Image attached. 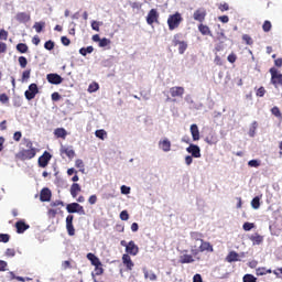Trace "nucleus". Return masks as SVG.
<instances>
[{"label": "nucleus", "instance_id": "45", "mask_svg": "<svg viewBox=\"0 0 282 282\" xmlns=\"http://www.w3.org/2000/svg\"><path fill=\"white\" fill-rule=\"evenodd\" d=\"M75 166H76V169H80L82 173L85 172V163L83 162V160L77 159L75 161Z\"/></svg>", "mask_w": 282, "mask_h": 282}, {"label": "nucleus", "instance_id": "33", "mask_svg": "<svg viewBox=\"0 0 282 282\" xmlns=\"http://www.w3.org/2000/svg\"><path fill=\"white\" fill-rule=\"evenodd\" d=\"M251 206H252V208H254V210H259V208L261 207V198H259V196H256L251 200Z\"/></svg>", "mask_w": 282, "mask_h": 282}, {"label": "nucleus", "instance_id": "8", "mask_svg": "<svg viewBox=\"0 0 282 282\" xmlns=\"http://www.w3.org/2000/svg\"><path fill=\"white\" fill-rule=\"evenodd\" d=\"M66 230L69 237L76 235V229L74 228V215H68L66 217Z\"/></svg>", "mask_w": 282, "mask_h": 282}, {"label": "nucleus", "instance_id": "53", "mask_svg": "<svg viewBox=\"0 0 282 282\" xmlns=\"http://www.w3.org/2000/svg\"><path fill=\"white\" fill-rule=\"evenodd\" d=\"M120 219H121V221H129V212L122 210L120 213Z\"/></svg>", "mask_w": 282, "mask_h": 282}, {"label": "nucleus", "instance_id": "63", "mask_svg": "<svg viewBox=\"0 0 282 282\" xmlns=\"http://www.w3.org/2000/svg\"><path fill=\"white\" fill-rule=\"evenodd\" d=\"M61 42H62L65 46H67V45H69V44L72 43V41L68 40L67 36H62V37H61Z\"/></svg>", "mask_w": 282, "mask_h": 282}, {"label": "nucleus", "instance_id": "46", "mask_svg": "<svg viewBox=\"0 0 282 282\" xmlns=\"http://www.w3.org/2000/svg\"><path fill=\"white\" fill-rule=\"evenodd\" d=\"M98 89H100V86L98 85V83H93L88 87V91L90 94H94V91H98Z\"/></svg>", "mask_w": 282, "mask_h": 282}, {"label": "nucleus", "instance_id": "52", "mask_svg": "<svg viewBox=\"0 0 282 282\" xmlns=\"http://www.w3.org/2000/svg\"><path fill=\"white\" fill-rule=\"evenodd\" d=\"M0 102H2V105H8V102H10V97H8L7 94H1L0 95Z\"/></svg>", "mask_w": 282, "mask_h": 282}, {"label": "nucleus", "instance_id": "25", "mask_svg": "<svg viewBox=\"0 0 282 282\" xmlns=\"http://www.w3.org/2000/svg\"><path fill=\"white\" fill-rule=\"evenodd\" d=\"M54 135L57 138H62V140H65L67 138V130H65V128H56L54 130Z\"/></svg>", "mask_w": 282, "mask_h": 282}, {"label": "nucleus", "instance_id": "35", "mask_svg": "<svg viewBox=\"0 0 282 282\" xmlns=\"http://www.w3.org/2000/svg\"><path fill=\"white\" fill-rule=\"evenodd\" d=\"M33 28L37 34H41V32H43V28H45V22H35Z\"/></svg>", "mask_w": 282, "mask_h": 282}, {"label": "nucleus", "instance_id": "57", "mask_svg": "<svg viewBox=\"0 0 282 282\" xmlns=\"http://www.w3.org/2000/svg\"><path fill=\"white\" fill-rule=\"evenodd\" d=\"M243 230H246L247 232L252 230V228H254V224L253 223H245L242 226Z\"/></svg>", "mask_w": 282, "mask_h": 282}, {"label": "nucleus", "instance_id": "3", "mask_svg": "<svg viewBox=\"0 0 282 282\" xmlns=\"http://www.w3.org/2000/svg\"><path fill=\"white\" fill-rule=\"evenodd\" d=\"M182 21H184V18H182V13L180 12L169 15L167 18L169 30L171 32H173V30H177V28L182 25Z\"/></svg>", "mask_w": 282, "mask_h": 282}, {"label": "nucleus", "instance_id": "23", "mask_svg": "<svg viewBox=\"0 0 282 282\" xmlns=\"http://www.w3.org/2000/svg\"><path fill=\"white\" fill-rule=\"evenodd\" d=\"M198 32H200V34H203V36H213V33L210 32V28H208V25L206 24H199L198 25Z\"/></svg>", "mask_w": 282, "mask_h": 282}, {"label": "nucleus", "instance_id": "41", "mask_svg": "<svg viewBox=\"0 0 282 282\" xmlns=\"http://www.w3.org/2000/svg\"><path fill=\"white\" fill-rule=\"evenodd\" d=\"M95 135L96 138H99V140H105V138L107 137V131L105 130H97L95 131Z\"/></svg>", "mask_w": 282, "mask_h": 282}, {"label": "nucleus", "instance_id": "31", "mask_svg": "<svg viewBox=\"0 0 282 282\" xmlns=\"http://www.w3.org/2000/svg\"><path fill=\"white\" fill-rule=\"evenodd\" d=\"M193 257H195V256L194 254H183V256H181L180 263H193L195 261V259H193Z\"/></svg>", "mask_w": 282, "mask_h": 282}, {"label": "nucleus", "instance_id": "15", "mask_svg": "<svg viewBox=\"0 0 282 282\" xmlns=\"http://www.w3.org/2000/svg\"><path fill=\"white\" fill-rule=\"evenodd\" d=\"M15 228H17L18 235H23L25 230L30 229V225L25 224V221L23 220H19L15 223Z\"/></svg>", "mask_w": 282, "mask_h": 282}, {"label": "nucleus", "instance_id": "34", "mask_svg": "<svg viewBox=\"0 0 282 282\" xmlns=\"http://www.w3.org/2000/svg\"><path fill=\"white\" fill-rule=\"evenodd\" d=\"M93 52H94V46L82 47L79 50V54H82V56H87L88 54H91Z\"/></svg>", "mask_w": 282, "mask_h": 282}, {"label": "nucleus", "instance_id": "47", "mask_svg": "<svg viewBox=\"0 0 282 282\" xmlns=\"http://www.w3.org/2000/svg\"><path fill=\"white\" fill-rule=\"evenodd\" d=\"M95 274L96 276H101V274H105V269L102 268V264L95 267Z\"/></svg>", "mask_w": 282, "mask_h": 282}, {"label": "nucleus", "instance_id": "42", "mask_svg": "<svg viewBox=\"0 0 282 282\" xmlns=\"http://www.w3.org/2000/svg\"><path fill=\"white\" fill-rule=\"evenodd\" d=\"M262 30L263 32H270V30H272V22L269 20L264 21L262 24Z\"/></svg>", "mask_w": 282, "mask_h": 282}, {"label": "nucleus", "instance_id": "51", "mask_svg": "<svg viewBox=\"0 0 282 282\" xmlns=\"http://www.w3.org/2000/svg\"><path fill=\"white\" fill-rule=\"evenodd\" d=\"M248 166H251L252 169H259V166H261V162L257 160H251L248 162Z\"/></svg>", "mask_w": 282, "mask_h": 282}, {"label": "nucleus", "instance_id": "64", "mask_svg": "<svg viewBox=\"0 0 282 282\" xmlns=\"http://www.w3.org/2000/svg\"><path fill=\"white\" fill-rule=\"evenodd\" d=\"M193 282H204V281L202 280V275L199 273H196L193 278Z\"/></svg>", "mask_w": 282, "mask_h": 282}, {"label": "nucleus", "instance_id": "58", "mask_svg": "<svg viewBox=\"0 0 282 282\" xmlns=\"http://www.w3.org/2000/svg\"><path fill=\"white\" fill-rule=\"evenodd\" d=\"M72 268V262L69 260H65L62 262V270H69Z\"/></svg>", "mask_w": 282, "mask_h": 282}, {"label": "nucleus", "instance_id": "55", "mask_svg": "<svg viewBox=\"0 0 282 282\" xmlns=\"http://www.w3.org/2000/svg\"><path fill=\"white\" fill-rule=\"evenodd\" d=\"M0 41H8V31L6 29L0 30Z\"/></svg>", "mask_w": 282, "mask_h": 282}, {"label": "nucleus", "instance_id": "10", "mask_svg": "<svg viewBox=\"0 0 282 282\" xmlns=\"http://www.w3.org/2000/svg\"><path fill=\"white\" fill-rule=\"evenodd\" d=\"M159 19H160V13H158V10L151 9L147 17V23L148 25H153V23H158Z\"/></svg>", "mask_w": 282, "mask_h": 282}, {"label": "nucleus", "instance_id": "21", "mask_svg": "<svg viewBox=\"0 0 282 282\" xmlns=\"http://www.w3.org/2000/svg\"><path fill=\"white\" fill-rule=\"evenodd\" d=\"M86 258L88 259V261H90L91 265L94 267L102 265V262L100 261V259L96 257V254L94 253H87Z\"/></svg>", "mask_w": 282, "mask_h": 282}, {"label": "nucleus", "instance_id": "28", "mask_svg": "<svg viewBox=\"0 0 282 282\" xmlns=\"http://www.w3.org/2000/svg\"><path fill=\"white\" fill-rule=\"evenodd\" d=\"M82 188L78 183H73L70 186V195L72 197H78V194L80 193Z\"/></svg>", "mask_w": 282, "mask_h": 282}, {"label": "nucleus", "instance_id": "50", "mask_svg": "<svg viewBox=\"0 0 282 282\" xmlns=\"http://www.w3.org/2000/svg\"><path fill=\"white\" fill-rule=\"evenodd\" d=\"M8 241H10V235L0 234V243H8Z\"/></svg>", "mask_w": 282, "mask_h": 282}, {"label": "nucleus", "instance_id": "30", "mask_svg": "<svg viewBox=\"0 0 282 282\" xmlns=\"http://www.w3.org/2000/svg\"><path fill=\"white\" fill-rule=\"evenodd\" d=\"M61 153H64V154L67 155L70 160L76 156V152H75L73 149L65 148V147H63V148L61 149Z\"/></svg>", "mask_w": 282, "mask_h": 282}, {"label": "nucleus", "instance_id": "54", "mask_svg": "<svg viewBox=\"0 0 282 282\" xmlns=\"http://www.w3.org/2000/svg\"><path fill=\"white\" fill-rule=\"evenodd\" d=\"M58 206H61V208H63V206H65V203H63V200H55V202L51 203L52 208H58Z\"/></svg>", "mask_w": 282, "mask_h": 282}, {"label": "nucleus", "instance_id": "24", "mask_svg": "<svg viewBox=\"0 0 282 282\" xmlns=\"http://www.w3.org/2000/svg\"><path fill=\"white\" fill-rule=\"evenodd\" d=\"M250 241H252L253 246H261V243H263V236L259 235V234H254L252 236H250Z\"/></svg>", "mask_w": 282, "mask_h": 282}, {"label": "nucleus", "instance_id": "14", "mask_svg": "<svg viewBox=\"0 0 282 282\" xmlns=\"http://www.w3.org/2000/svg\"><path fill=\"white\" fill-rule=\"evenodd\" d=\"M46 80H48L51 85H61V83H63V77L58 74L51 73L46 76Z\"/></svg>", "mask_w": 282, "mask_h": 282}, {"label": "nucleus", "instance_id": "1", "mask_svg": "<svg viewBox=\"0 0 282 282\" xmlns=\"http://www.w3.org/2000/svg\"><path fill=\"white\" fill-rule=\"evenodd\" d=\"M24 144L26 149L20 150L15 158L17 160H21V162H25V160H33V158H36V148H34V143H32V140L24 139Z\"/></svg>", "mask_w": 282, "mask_h": 282}, {"label": "nucleus", "instance_id": "22", "mask_svg": "<svg viewBox=\"0 0 282 282\" xmlns=\"http://www.w3.org/2000/svg\"><path fill=\"white\" fill-rule=\"evenodd\" d=\"M159 147L164 151V153H169V151H171V141L169 139H164L159 142Z\"/></svg>", "mask_w": 282, "mask_h": 282}, {"label": "nucleus", "instance_id": "20", "mask_svg": "<svg viewBox=\"0 0 282 282\" xmlns=\"http://www.w3.org/2000/svg\"><path fill=\"white\" fill-rule=\"evenodd\" d=\"M189 237L192 239V241H194V243H197V241H204V234L199 232V231H192L189 234Z\"/></svg>", "mask_w": 282, "mask_h": 282}, {"label": "nucleus", "instance_id": "37", "mask_svg": "<svg viewBox=\"0 0 282 282\" xmlns=\"http://www.w3.org/2000/svg\"><path fill=\"white\" fill-rule=\"evenodd\" d=\"M18 63L22 69H25L28 67V58L25 56H20L18 58Z\"/></svg>", "mask_w": 282, "mask_h": 282}, {"label": "nucleus", "instance_id": "4", "mask_svg": "<svg viewBox=\"0 0 282 282\" xmlns=\"http://www.w3.org/2000/svg\"><path fill=\"white\" fill-rule=\"evenodd\" d=\"M271 74V85L275 87V89H279V85H282V74L275 68H270Z\"/></svg>", "mask_w": 282, "mask_h": 282}, {"label": "nucleus", "instance_id": "6", "mask_svg": "<svg viewBox=\"0 0 282 282\" xmlns=\"http://www.w3.org/2000/svg\"><path fill=\"white\" fill-rule=\"evenodd\" d=\"M36 94H39V86L36 84H31L29 89L25 90L24 96L26 100H34V98H36Z\"/></svg>", "mask_w": 282, "mask_h": 282}, {"label": "nucleus", "instance_id": "49", "mask_svg": "<svg viewBox=\"0 0 282 282\" xmlns=\"http://www.w3.org/2000/svg\"><path fill=\"white\" fill-rule=\"evenodd\" d=\"M54 41H52V40H48V41H46L45 43H44V47H45V50H48L50 52H52V50H54Z\"/></svg>", "mask_w": 282, "mask_h": 282}, {"label": "nucleus", "instance_id": "13", "mask_svg": "<svg viewBox=\"0 0 282 282\" xmlns=\"http://www.w3.org/2000/svg\"><path fill=\"white\" fill-rule=\"evenodd\" d=\"M187 153H191L192 158H202V150L199 145L191 143L189 147L186 148Z\"/></svg>", "mask_w": 282, "mask_h": 282}, {"label": "nucleus", "instance_id": "56", "mask_svg": "<svg viewBox=\"0 0 282 282\" xmlns=\"http://www.w3.org/2000/svg\"><path fill=\"white\" fill-rule=\"evenodd\" d=\"M256 96H258L259 98H263L265 96V88L263 86H261L257 93Z\"/></svg>", "mask_w": 282, "mask_h": 282}, {"label": "nucleus", "instance_id": "12", "mask_svg": "<svg viewBox=\"0 0 282 282\" xmlns=\"http://www.w3.org/2000/svg\"><path fill=\"white\" fill-rule=\"evenodd\" d=\"M126 254H131L132 257H135L138 252H140V248L133 240L128 242V246H126Z\"/></svg>", "mask_w": 282, "mask_h": 282}, {"label": "nucleus", "instance_id": "5", "mask_svg": "<svg viewBox=\"0 0 282 282\" xmlns=\"http://www.w3.org/2000/svg\"><path fill=\"white\" fill-rule=\"evenodd\" d=\"M67 213L74 214L78 213L79 215H85V207L78 203H70L66 206Z\"/></svg>", "mask_w": 282, "mask_h": 282}, {"label": "nucleus", "instance_id": "26", "mask_svg": "<svg viewBox=\"0 0 282 282\" xmlns=\"http://www.w3.org/2000/svg\"><path fill=\"white\" fill-rule=\"evenodd\" d=\"M61 214H63V209H61V207L51 208L47 212V216L50 217V219H54L57 215Z\"/></svg>", "mask_w": 282, "mask_h": 282}, {"label": "nucleus", "instance_id": "19", "mask_svg": "<svg viewBox=\"0 0 282 282\" xmlns=\"http://www.w3.org/2000/svg\"><path fill=\"white\" fill-rule=\"evenodd\" d=\"M189 131L192 133L194 142H197V140H199V127H197L196 123H193L189 128Z\"/></svg>", "mask_w": 282, "mask_h": 282}, {"label": "nucleus", "instance_id": "17", "mask_svg": "<svg viewBox=\"0 0 282 282\" xmlns=\"http://www.w3.org/2000/svg\"><path fill=\"white\" fill-rule=\"evenodd\" d=\"M122 263L126 265L127 270H133V260H131V256H129V253H124L122 256Z\"/></svg>", "mask_w": 282, "mask_h": 282}, {"label": "nucleus", "instance_id": "59", "mask_svg": "<svg viewBox=\"0 0 282 282\" xmlns=\"http://www.w3.org/2000/svg\"><path fill=\"white\" fill-rule=\"evenodd\" d=\"M21 138H23V134L21 133V131L14 132V134H13V140H14L15 142H21Z\"/></svg>", "mask_w": 282, "mask_h": 282}, {"label": "nucleus", "instance_id": "62", "mask_svg": "<svg viewBox=\"0 0 282 282\" xmlns=\"http://www.w3.org/2000/svg\"><path fill=\"white\" fill-rule=\"evenodd\" d=\"M227 61L229 63H236L237 62V55L235 53H231L228 55Z\"/></svg>", "mask_w": 282, "mask_h": 282}, {"label": "nucleus", "instance_id": "39", "mask_svg": "<svg viewBox=\"0 0 282 282\" xmlns=\"http://www.w3.org/2000/svg\"><path fill=\"white\" fill-rule=\"evenodd\" d=\"M188 50V44L185 41H182L178 45V53L184 54Z\"/></svg>", "mask_w": 282, "mask_h": 282}, {"label": "nucleus", "instance_id": "38", "mask_svg": "<svg viewBox=\"0 0 282 282\" xmlns=\"http://www.w3.org/2000/svg\"><path fill=\"white\" fill-rule=\"evenodd\" d=\"M243 282H257V278L250 273H247L242 278Z\"/></svg>", "mask_w": 282, "mask_h": 282}, {"label": "nucleus", "instance_id": "11", "mask_svg": "<svg viewBox=\"0 0 282 282\" xmlns=\"http://www.w3.org/2000/svg\"><path fill=\"white\" fill-rule=\"evenodd\" d=\"M185 89L182 86H174L170 88V95L173 98H184Z\"/></svg>", "mask_w": 282, "mask_h": 282}, {"label": "nucleus", "instance_id": "61", "mask_svg": "<svg viewBox=\"0 0 282 282\" xmlns=\"http://www.w3.org/2000/svg\"><path fill=\"white\" fill-rule=\"evenodd\" d=\"M15 254H17V251L14 249H12V248H8L6 250V256L7 257H14Z\"/></svg>", "mask_w": 282, "mask_h": 282}, {"label": "nucleus", "instance_id": "48", "mask_svg": "<svg viewBox=\"0 0 282 282\" xmlns=\"http://www.w3.org/2000/svg\"><path fill=\"white\" fill-rule=\"evenodd\" d=\"M242 41H245V43L247 45H252L254 43V41L252 40V37L248 34L242 35Z\"/></svg>", "mask_w": 282, "mask_h": 282}, {"label": "nucleus", "instance_id": "32", "mask_svg": "<svg viewBox=\"0 0 282 282\" xmlns=\"http://www.w3.org/2000/svg\"><path fill=\"white\" fill-rule=\"evenodd\" d=\"M28 50L29 47H28V44L25 43H19L17 45V51L20 52V54H28Z\"/></svg>", "mask_w": 282, "mask_h": 282}, {"label": "nucleus", "instance_id": "2", "mask_svg": "<svg viewBox=\"0 0 282 282\" xmlns=\"http://www.w3.org/2000/svg\"><path fill=\"white\" fill-rule=\"evenodd\" d=\"M200 252H215V249L213 248V246L208 241H203L202 240L199 246L197 245V242H194V245L191 246V253L195 258H197L198 261H199V253Z\"/></svg>", "mask_w": 282, "mask_h": 282}, {"label": "nucleus", "instance_id": "36", "mask_svg": "<svg viewBox=\"0 0 282 282\" xmlns=\"http://www.w3.org/2000/svg\"><path fill=\"white\" fill-rule=\"evenodd\" d=\"M271 113H272V116H275V118H278L279 120H282V113H281V109H279V107L274 106L271 109Z\"/></svg>", "mask_w": 282, "mask_h": 282}, {"label": "nucleus", "instance_id": "7", "mask_svg": "<svg viewBox=\"0 0 282 282\" xmlns=\"http://www.w3.org/2000/svg\"><path fill=\"white\" fill-rule=\"evenodd\" d=\"M50 160H52V154L44 151V153L39 158L37 164L41 169H45L47 164H50Z\"/></svg>", "mask_w": 282, "mask_h": 282}, {"label": "nucleus", "instance_id": "27", "mask_svg": "<svg viewBox=\"0 0 282 282\" xmlns=\"http://www.w3.org/2000/svg\"><path fill=\"white\" fill-rule=\"evenodd\" d=\"M257 276H265V274H272L271 269H267L265 267H259L256 269Z\"/></svg>", "mask_w": 282, "mask_h": 282}, {"label": "nucleus", "instance_id": "29", "mask_svg": "<svg viewBox=\"0 0 282 282\" xmlns=\"http://www.w3.org/2000/svg\"><path fill=\"white\" fill-rule=\"evenodd\" d=\"M226 261H228V263H234L235 261H239V253H237L236 251H230L226 257Z\"/></svg>", "mask_w": 282, "mask_h": 282}, {"label": "nucleus", "instance_id": "60", "mask_svg": "<svg viewBox=\"0 0 282 282\" xmlns=\"http://www.w3.org/2000/svg\"><path fill=\"white\" fill-rule=\"evenodd\" d=\"M121 193H122V195H129V193H131V187H129L127 185H122Z\"/></svg>", "mask_w": 282, "mask_h": 282}, {"label": "nucleus", "instance_id": "40", "mask_svg": "<svg viewBox=\"0 0 282 282\" xmlns=\"http://www.w3.org/2000/svg\"><path fill=\"white\" fill-rule=\"evenodd\" d=\"M30 74H32V69H26L22 73V83H28V80H30Z\"/></svg>", "mask_w": 282, "mask_h": 282}, {"label": "nucleus", "instance_id": "18", "mask_svg": "<svg viewBox=\"0 0 282 282\" xmlns=\"http://www.w3.org/2000/svg\"><path fill=\"white\" fill-rule=\"evenodd\" d=\"M15 20L19 23H28V21H30V13H25V12H19L15 15Z\"/></svg>", "mask_w": 282, "mask_h": 282}, {"label": "nucleus", "instance_id": "9", "mask_svg": "<svg viewBox=\"0 0 282 282\" xmlns=\"http://www.w3.org/2000/svg\"><path fill=\"white\" fill-rule=\"evenodd\" d=\"M206 9L199 8L193 13L194 21H198V23H204L206 21Z\"/></svg>", "mask_w": 282, "mask_h": 282}, {"label": "nucleus", "instance_id": "44", "mask_svg": "<svg viewBox=\"0 0 282 282\" xmlns=\"http://www.w3.org/2000/svg\"><path fill=\"white\" fill-rule=\"evenodd\" d=\"M205 142L210 145L217 144V138L215 135H208L205 138Z\"/></svg>", "mask_w": 282, "mask_h": 282}, {"label": "nucleus", "instance_id": "16", "mask_svg": "<svg viewBox=\"0 0 282 282\" xmlns=\"http://www.w3.org/2000/svg\"><path fill=\"white\" fill-rule=\"evenodd\" d=\"M41 202H50L52 199V191L50 188L44 187L40 193Z\"/></svg>", "mask_w": 282, "mask_h": 282}, {"label": "nucleus", "instance_id": "43", "mask_svg": "<svg viewBox=\"0 0 282 282\" xmlns=\"http://www.w3.org/2000/svg\"><path fill=\"white\" fill-rule=\"evenodd\" d=\"M107 45H111V40L107 37L99 40V47H107Z\"/></svg>", "mask_w": 282, "mask_h": 282}]
</instances>
